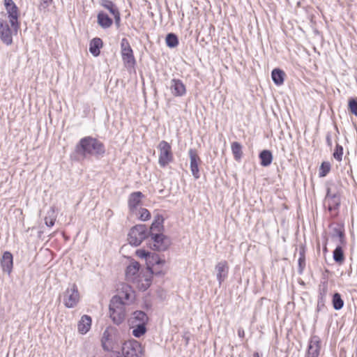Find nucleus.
Listing matches in <instances>:
<instances>
[{"label":"nucleus","mask_w":357,"mask_h":357,"mask_svg":"<svg viewBox=\"0 0 357 357\" xmlns=\"http://www.w3.org/2000/svg\"><path fill=\"white\" fill-rule=\"evenodd\" d=\"M76 152L83 158L100 157L105 153V144L97 138L87 136L82 138L75 148Z\"/></svg>","instance_id":"f257e3e1"},{"label":"nucleus","mask_w":357,"mask_h":357,"mask_svg":"<svg viewBox=\"0 0 357 357\" xmlns=\"http://www.w3.org/2000/svg\"><path fill=\"white\" fill-rule=\"evenodd\" d=\"M127 302L121 301V296H113L109 304V314L113 322L121 324L126 319Z\"/></svg>","instance_id":"f03ea898"},{"label":"nucleus","mask_w":357,"mask_h":357,"mask_svg":"<svg viewBox=\"0 0 357 357\" xmlns=\"http://www.w3.org/2000/svg\"><path fill=\"white\" fill-rule=\"evenodd\" d=\"M158 164L161 167H165L174 160V154L169 143L162 140L158 145Z\"/></svg>","instance_id":"7ed1b4c3"},{"label":"nucleus","mask_w":357,"mask_h":357,"mask_svg":"<svg viewBox=\"0 0 357 357\" xmlns=\"http://www.w3.org/2000/svg\"><path fill=\"white\" fill-rule=\"evenodd\" d=\"M3 4L7 12L10 25L16 33L20 28V10L13 0H3Z\"/></svg>","instance_id":"20e7f679"},{"label":"nucleus","mask_w":357,"mask_h":357,"mask_svg":"<svg viewBox=\"0 0 357 357\" xmlns=\"http://www.w3.org/2000/svg\"><path fill=\"white\" fill-rule=\"evenodd\" d=\"M340 204V194H332L331 192V190L328 188L324 204L325 208H326L329 211L331 216L333 218L337 216Z\"/></svg>","instance_id":"39448f33"},{"label":"nucleus","mask_w":357,"mask_h":357,"mask_svg":"<svg viewBox=\"0 0 357 357\" xmlns=\"http://www.w3.org/2000/svg\"><path fill=\"white\" fill-rule=\"evenodd\" d=\"M80 299L79 293L75 284H72L66 289L63 295V302L68 308L77 306Z\"/></svg>","instance_id":"423d86ee"},{"label":"nucleus","mask_w":357,"mask_h":357,"mask_svg":"<svg viewBox=\"0 0 357 357\" xmlns=\"http://www.w3.org/2000/svg\"><path fill=\"white\" fill-rule=\"evenodd\" d=\"M121 54L123 63L126 68H133L136 63L133 50L129 41L126 38L121 42Z\"/></svg>","instance_id":"0eeeda50"},{"label":"nucleus","mask_w":357,"mask_h":357,"mask_svg":"<svg viewBox=\"0 0 357 357\" xmlns=\"http://www.w3.org/2000/svg\"><path fill=\"white\" fill-rule=\"evenodd\" d=\"M144 351L142 344L135 340L126 341L122 347V353L125 357H142Z\"/></svg>","instance_id":"6e6552de"},{"label":"nucleus","mask_w":357,"mask_h":357,"mask_svg":"<svg viewBox=\"0 0 357 357\" xmlns=\"http://www.w3.org/2000/svg\"><path fill=\"white\" fill-rule=\"evenodd\" d=\"M152 279L153 271L151 268L147 267L141 270V273L132 284L139 290L145 291L151 286Z\"/></svg>","instance_id":"1a4fd4ad"},{"label":"nucleus","mask_w":357,"mask_h":357,"mask_svg":"<svg viewBox=\"0 0 357 357\" xmlns=\"http://www.w3.org/2000/svg\"><path fill=\"white\" fill-rule=\"evenodd\" d=\"M146 228L144 225H138L131 228L128 233V241L130 244L137 246L146 237Z\"/></svg>","instance_id":"9d476101"},{"label":"nucleus","mask_w":357,"mask_h":357,"mask_svg":"<svg viewBox=\"0 0 357 357\" xmlns=\"http://www.w3.org/2000/svg\"><path fill=\"white\" fill-rule=\"evenodd\" d=\"M153 240L152 248L158 251H164L168 248L170 245L169 239L162 234H155L151 235Z\"/></svg>","instance_id":"9b49d317"},{"label":"nucleus","mask_w":357,"mask_h":357,"mask_svg":"<svg viewBox=\"0 0 357 357\" xmlns=\"http://www.w3.org/2000/svg\"><path fill=\"white\" fill-rule=\"evenodd\" d=\"M188 154L190 160V170L192 174L195 178H199L200 176L199 165L201 164L202 160L196 149H190L188 151Z\"/></svg>","instance_id":"f8f14e48"},{"label":"nucleus","mask_w":357,"mask_h":357,"mask_svg":"<svg viewBox=\"0 0 357 357\" xmlns=\"http://www.w3.org/2000/svg\"><path fill=\"white\" fill-rule=\"evenodd\" d=\"M0 38L6 45L13 43V31L8 24L0 19Z\"/></svg>","instance_id":"ddd939ff"},{"label":"nucleus","mask_w":357,"mask_h":357,"mask_svg":"<svg viewBox=\"0 0 357 357\" xmlns=\"http://www.w3.org/2000/svg\"><path fill=\"white\" fill-rule=\"evenodd\" d=\"M140 265L137 261L131 262L126 269V279L128 282L133 283L141 273Z\"/></svg>","instance_id":"4468645a"},{"label":"nucleus","mask_w":357,"mask_h":357,"mask_svg":"<svg viewBox=\"0 0 357 357\" xmlns=\"http://www.w3.org/2000/svg\"><path fill=\"white\" fill-rule=\"evenodd\" d=\"M1 266L4 272L10 274L13 268V257L11 252L6 251L1 259Z\"/></svg>","instance_id":"2eb2a0df"},{"label":"nucleus","mask_w":357,"mask_h":357,"mask_svg":"<svg viewBox=\"0 0 357 357\" xmlns=\"http://www.w3.org/2000/svg\"><path fill=\"white\" fill-rule=\"evenodd\" d=\"M170 90L174 96H183L186 93V88L183 82L178 79L171 81Z\"/></svg>","instance_id":"dca6fc26"},{"label":"nucleus","mask_w":357,"mask_h":357,"mask_svg":"<svg viewBox=\"0 0 357 357\" xmlns=\"http://www.w3.org/2000/svg\"><path fill=\"white\" fill-rule=\"evenodd\" d=\"M91 325V317L86 314L82 315L77 323V331L80 334L84 335L90 331Z\"/></svg>","instance_id":"f3484780"},{"label":"nucleus","mask_w":357,"mask_h":357,"mask_svg":"<svg viewBox=\"0 0 357 357\" xmlns=\"http://www.w3.org/2000/svg\"><path fill=\"white\" fill-rule=\"evenodd\" d=\"M144 195L141 192H135L130 195L128 198V207L131 212H134L142 204Z\"/></svg>","instance_id":"a211bd4d"},{"label":"nucleus","mask_w":357,"mask_h":357,"mask_svg":"<svg viewBox=\"0 0 357 357\" xmlns=\"http://www.w3.org/2000/svg\"><path fill=\"white\" fill-rule=\"evenodd\" d=\"M217 271V279L220 284H221L225 279L227 277L229 271V266L226 261H221L215 266Z\"/></svg>","instance_id":"6ab92c4d"},{"label":"nucleus","mask_w":357,"mask_h":357,"mask_svg":"<svg viewBox=\"0 0 357 357\" xmlns=\"http://www.w3.org/2000/svg\"><path fill=\"white\" fill-rule=\"evenodd\" d=\"M101 344L104 350L110 351L113 349V340L111 330L107 328L102 333Z\"/></svg>","instance_id":"aec40b11"},{"label":"nucleus","mask_w":357,"mask_h":357,"mask_svg":"<svg viewBox=\"0 0 357 357\" xmlns=\"http://www.w3.org/2000/svg\"><path fill=\"white\" fill-rule=\"evenodd\" d=\"M132 287L127 284H121L118 289V294L116 296H121V301L127 302L132 294Z\"/></svg>","instance_id":"412c9836"},{"label":"nucleus","mask_w":357,"mask_h":357,"mask_svg":"<svg viewBox=\"0 0 357 357\" xmlns=\"http://www.w3.org/2000/svg\"><path fill=\"white\" fill-rule=\"evenodd\" d=\"M102 6L110 12V13L114 16L116 23L120 22V13L112 1L103 0Z\"/></svg>","instance_id":"4be33fe9"},{"label":"nucleus","mask_w":357,"mask_h":357,"mask_svg":"<svg viewBox=\"0 0 357 357\" xmlns=\"http://www.w3.org/2000/svg\"><path fill=\"white\" fill-rule=\"evenodd\" d=\"M102 46V40L100 38H94L90 42L89 51L94 56H98L100 55V50Z\"/></svg>","instance_id":"5701e85b"},{"label":"nucleus","mask_w":357,"mask_h":357,"mask_svg":"<svg viewBox=\"0 0 357 357\" xmlns=\"http://www.w3.org/2000/svg\"><path fill=\"white\" fill-rule=\"evenodd\" d=\"M98 24L103 29H107L112 25L113 21L107 14L101 11L97 15Z\"/></svg>","instance_id":"b1692460"},{"label":"nucleus","mask_w":357,"mask_h":357,"mask_svg":"<svg viewBox=\"0 0 357 357\" xmlns=\"http://www.w3.org/2000/svg\"><path fill=\"white\" fill-rule=\"evenodd\" d=\"M149 317L147 314L142 311H135L131 318L132 324H148Z\"/></svg>","instance_id":"393cba45"},{"label":"nucleus","mask_w":357,"mask_h":357,"mask_svg":"<svg viewBox=\"0 0 357 357\" xmlns=\"http://www.w3.org/2000/svg\"><path fill=\"white\" fill-rule=\"evenodd\" d=\"M284 72L279 68L273 69L271 73L272 79L278 86H280L284 83Z\"/></svg>","instance_id":"a878e982"},{"label":"nucleus","mask_w":357,"mask_h":357,"mask_svg":"<svg viewBox=\"0 0 357 357\" xmlns=\"http://www.w3.org/2000/svg\"><path fill=\"white\" fill-rule=\"evenodd\" d=\"M260 164L261 166L267 167L270 165L273 160V155L270 151L264 150L259 153Z\"/></svg>","instance_id":"bb28decb"},{"label":"nucleus","mask_w":357,"mask_h":357,"mask_svg":"<svg viewBox=\"0 0 357 357\" xmlns=\"http://www.w3.org/2000/svg\"><path fill=\"white\" fill-rule=\"evenodd\" d=\"M343 247L341 244L337 245L333 252L334 261L339 264H342L345 259Z\"/></svg>","instance_id":"cd10ccee"},{"label":"nucleus","mask_w":357,"mask_h":357,"mask_svg":"<svg viewBox=\"0 0 357 357\" xmlns=\"http://www.w3.org/2000/svg\"><path fill=\"white\" fill-rule=\"evenodd\" d=\"M231 149L232 154L234 155V158L236 161H240L243 156V151H242L241 144L238 142H234L231 144Z\"/></svg>","instance_id":"c85d7f7f"},{"label":"nucleus","mask_w":357,"mask_h":357,"mask_svg":"<svg viewBox=\"0 0 357 357\" xmlns=\"http://www.w3.org/2000/svg\"><path fill=\"white\" fill-rule=\"evenodd\" d=\"M333 231H334V234H333V236L337 237L340 244L345 246L346 245V238H345L344 227L338 226L337 227L334 228Z\"/></svg>","instance_id":"c756f323"},{"label":"nucleus","mask_w":357,"mask_h":357,"mask_svg":"<svg viewBox=\"0 0 357 357\" xmlns=\"http://www.w3.org/2000/svg\"><path fill=\"white\" fill-rule=\"evenodd\" d=\"M162 223H163L162 217L160 215L157 216L151 226V235L155 234L156 233H155V231H157V232L161 231V230L163 228Z\"/></svg>","instance_id":"7c9ffc66"},{"label":"nucleus","mask_w":357,"mask_h":357,"mask_svg":"<svg viewBox=\"0 0 357 357\" xmlns=\"http://www.w3.org/2000/svg\"><path fill=\"white\" fill-rule=\"evenodd\" d=\"M146 324H137L132 325V335L136 337H140L144 335L146 332Z\"/></svg>","instance_id":"2f4dec72"},{"label":"nucleus","mask_w":357,"mask_h":357,"mask_svg":"<svg viewBox=\"0 0 357 357\" xmlns=\"http://www.w3.org/2000/svg\"><path fill=\"white\" fill-rule=\"evenodd\" d=\"M332 303L334 309L339 310L343 307L344 301L339 293H335L333 296Z\"/></svg>","instance_id":"473e14b6"},{"label":"nucleus","mask_w":357,"mask_h":357,"mask_svg":"<svg viewBox=\"0 0 357 357\" xmlns=\"http://www.w3.org/2000/svg\"><path fill=\"white\" fill-rule=\"evenodd\" d=\"M320 354V346L317 342L315 346L310 344L305 357H319Z\"/></svg>","instance_id":"72a5a7b5"},{"label":"nucleus","mask_w":357,"mask_h":357,"mask_svg":"<svg viewBox=\"0 0 357 357\" xmlns=\"http://www.w3.org/2000/svg\"><path fill=\"white\" fill-rule=\"evenodd\" d=\"M331 165L329 162L324 161L321 162L319 169V177L326 176L331 171Z\"/></svg>","instance_id":"f704fd0d"},{"label":"nucleus","mask_w":357,"mask_h":357,"mask_svg":"<svg viewBox=\"0 0 357 357\" xmlns=\"http://www.w3.org/2000/svg\"><path fill=\"white\" fill-rule=\"evenodd\" d=\"M166 44L169 47H175L178 45V40L174 33H168L165 38Z\"/></svg>","instance_id":"c9c22d12"},{"label":"nucleus","mask_w":357,"mask_h":357,"mask_svg":"<svg viewBox=\"0 0 357 357\" xmlns=\"http://www.w3.org/2000/svg\"><path fill=\"white\" fill-rule=\"evenodd\" d=\"M348 109L352 114L357 116V98H352L349 100Z\"/></svg>","instance_id":"e433bc0d"},{"label":"nucleus","mask_w":357,"mask_h":357,"mask_svg":"<svg viewBox=\"0 0 357 357\" xmlns=\"http://www.w3.org/2000/svg\"><path fill=\"white\" fill-rule=\"evenodd\" d=\"M333 155V158L338 162L342 161L343 156V147L340 144H337Z\"/></svg>","instance_id":"4c0bfd02"},{"label":"nucleus","mask_w":357,"mask_h":357,"mask_svg":"<svg viewBox=\"0 0 357 357\" xmlns=\"http://www.w3.org/2000/svg\"><path fill=\"white\" fill-rule=\"evenodd\" d=\"M139 219L142 221H146L151 218V213L146 208H140L139 211Z\"/></svg>","instance_id":"58836bf2"},{"label":"nucleus","mask_w":357,"mask_h":357,"mask_svg":"<svg viewBox=\"0 0 357 357\" xmlns=\"http://www.w3.org/2000/svg\"><path fill=\"white\" fill-rule=\"evenodd\" d=\"M56 222V217L52 215V216H50V217H45V225L47 226V227H52L54 226V223Z\"/></svg>","instance_id":"ea45409f"},{"label":"nucleus","mask_w":357,"mask_h":357,"mask_svg":"<svg viewBox=\"0 0 357 357\" xmlns=\"http://www.w3.org/2000/svg\"><path fill=\"white\" fill-rule=\"evenodd\" d=\"M150 252L146 251L145 250H137L136 251V255L139 258H147L150 255Z\"/></svg>","instance_id":"a19ab883"},{"label":"nucleus","mask_w":357,"mask_h":357,"mask_svg":"<svg viewBox=\"0 0 357 357\" xmlns=\"http://www.w3.org/2000/svg\"><path fill=\"white\" fill-rule=\"evenodd\" d=\"M327 291H328L327 284L325 283L324 284L323 289L321 290H320V292H319V294H320L321 298H324L325 297V296L327 294Z\"/></svg>","instance_id":"79ce46f5"},{"label":"nucleus","mask_w":357,"mask_h":357,"mask_svg":"<svg viewBox=\"0 0 357 357\" xmlns=\"http://www.w3.org/2000/svg\"><path fill=\"white\" fill-rule=\"evenodd\" d=\"M238 335L240 337L243 338L245 337V331L243 329H239L238 331Z\"/></svg>","instance_id":"37998d69"},{"label":"nucleus","mask_w":357,"mask_h":357,"mask_svg":"<svg viewBox=\"0 0 357 357\" xmlns=\"http://www.w3.org/2000/svg\"><path fill=\"white\" fill-rule=\"evenodd\" d=\"M42 1L43 4L48 6L52 3L53 0H42Z\"/></svg>","instance_id":"c03bdc74"},{"label":"nucleus","mask_w":357,"mask_h":357,"mask_svg":"<svg viewBox=\"0 0 357 357\" xmlns=\"http://www.w3.org/2000/svg\"><path fill=\"white\" fill-rule=\"evenodd\" d=\"M326 140H327L328 144L330 146H332V142H331V139L330 137H327Z\"/></svg>","instance_id":"a18cd8bd"},{"label":"nucleus","mask_w":357,"mask_h":357,"mask_svg":"<svg viewBox=\"0 0 357 357\" xmlns=\"http://www.w3.org/2000/svg\"><path fill=\"white\" fill-rule=\"evenodd\" d=\"M253 357H260V355L258 352H255L253 354Z\"/></svg>","instance_id":"49530a36"}]
</instances>
